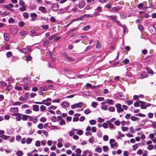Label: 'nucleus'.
<instances>
[{
	"instance_id": "f257e3e1",
	"label": "nucleus",
	"mask_w": 156,
	"mask_h": 156,
	"mask_svg": "<svg viewBox=\"0 0 156 156\" xmlns=\"http://www.w3.org/2000/svg\"><path fill=\"white\" fill-rule=\"evenodd\" d=\"M107 17L108 18H110V20H111L114 23H116L117 24L119 25V26H121L123 28V32H124L125 31V25H122L120 23V22L117 20V18L116 16L115 15H112L110 16H107Z\"/></svg>"
},
{
	"instance_id": "f03ea898",
	"label": "nucleus",
	"mask_w": 156,
	"mask_h": 156,
	"mask_svg": "<svg viewBox=\"0 0 156 156\" xmlns=\"http://www.w3.org/2000/svg\"><path fill=\"white\" fill-rule=\"evenodd\" d=\"M109 144L110 146L112 148L114 149L118 146V144L117 142H115V140L114 139H111L109 140Z\"/></svg>"
},
{
	"instance_id": "7ed1b4c3",
	"label": "nucleus",
	"mask_w": 156,
	"mask_h": 156,
	"mask_svg": "<svg viewBox=\"0 0 156 156\" xmlns=\"http://www.w3.org/2000/svg\"><path fill=\"white\" fill-rule=\"evenodd\" d=\"M29 96V93H26L23 96H21L20 97L19 100L22 101H27L28 99Z\"/></svg>"
},
{
	"instance_id": "20e7f679",
	"label": "nucleus",
	"mask_w": 156,
	"mask_h": 156,
	"mask_svg": "<svg viewBox=\"0 0 156 156\" xmlns=\"http://www.w3.org/2000/svg\"><path fill=\"white\" fill-rule=\"evenodd\" d=\"M115 107L117 109V111L118 113L122 112L124 110L122 108L121 105L120 104H117L115 105Z\"/></svg>"
},
{
	"instance_id": "39448f33",
	"label": "nucleus",
	"mask_w": 156,
	"mask_h": 156,
	"mask_svg": "<svg viewBox=\"0 0 156 156\" xmlns=\"http://www.w3.org/2000/svg\"><path fill=\"white\" fill-rule=\"evenodd\" d=\"M29 118V121H33V122L35 124L37 122L38 119L36 117H35L34 118L33 116H30V117L28 118Z\"/></svg>"
},
{
	"instance_id": "423d86ee",
	"label": "nucleus",
	"mask_w": 156,
	"mask_h": 156,
	"mask_svg": "<svg viewBox=\"0 0 156 156\" xmlns=\"http://www.w3.org/2000/svg\"><path fill=\"white\" fill-rule=\"evenodd\" d=\"M63 56L66 59L69 61L73 62L74 61V59L72 58L69 57L68 56L66 53H64L63 54Z\"/></svg>"
},
{
	"instance_id": "0eeeda50",
	"label": "nucleus",
	"mask_w": 156,
	"mask_h": 156,
	"mask_svg": "<svg viewBox=\"0 0 156 156\" xmlns=\"http://www.w3.org/2000/svg\"><path fill=\"white\" fill-rule=\"evenodd\" d=\"M106 103L111 105H113L114 103V101L112 99H107L106 100Z\"/></svg>"
},
{
	"instance_id": "6e6552de",
	"label": "nucleus",
	"mask_w": 156,
	"mask_h": 156,
	"mask_svg": "<svg viewBox=\"0 0 156 156\" xmlns=\"http://www.w3.org/2000/svg\"><path fill=\"white\" fill-rule=\"evenodd\" d=\"M44 102H42V101L41 102H34V103L38 104H44L47 106H49L51 105V104L50 102H48L47 103H44Z\"/></svg>"
},
{
	"instance_id": "1a4fd4ad",
	"label": "nucleus",
	"mask_w": 156,
	"mask_h": 156,
	"mask_svg": "<svg viewBox=\"0 0 156 156\" xmlns=\"http://www.w3.org/2000/svg\"><path fill=\"white\" fill-rule=\"evenodd\" d=\"M138 101L141 104L140 108L142 109H145L146 103L144 102L140 101Z\"/></svg>"
},
{
	"instance_id": "9d476101",
	"label": "nucleus",
	"mask_w": 156,
	"mask_h": 156,
	"mask_svg": "<svg viewBox=\"0 0 156 156\" xmlns=\"http://www.w3.org/2000/svg\"><path fill=\"white\" fill-rule=\"evenodd\" d=\"M85 5V3L83 1H81L78 4V6L79 8H82L84 7Z\"/></svg>"
},
{
	"instance_id": "9b49d317",
	"label": "nucleus",
	"mask_w": 156,
	"mask_h": 156,
	"mask_svg": "<svg viewBox=\"0 0 156 156\" xmlns=\"http://www.w3.org/2000/svg\"><path fill=\"white\" fill-rule=\"evenodd\" d=\"M52 10L53 11H56L59 8V6L58 5L55 4H53L52 6Z\"/></svg>"
},
{
	"instance_id": "f8f14e48",
	"label": "nucleus",
	"mask_w": 156,
	"mask_h": 156,
	"mask_svg": "<svg viewBox=\"0 0 156 156\" xmlns=\"http://www.w3.org/2000/svg\"><path fill=\"white\" fill-rule=\"evenodd\" d=\"M39 9L43 13H46L47 12L46 9L44 7L41 6L39 7Z\"/></svg>"
},
{
	"instance_id": "ddd939ff",
	"label": "nucleus",
	"mask_w": 156,
	"mask_h": 156,
	"mask_svg": "<svg viewBox=\"0 0 156 156\" xmlns=\"http://www.w3.org/2000/svg\"><path fill=\"white\" fill-rule=\"evenodd\" d=\"M22 119L23 121H26L30 117V115H22Z\"/></svg>"
},
{
	"instance_id": "4468645a",
	"label": "nucleus",
	"mask_w": 156,
	"mask_h": 156,
	"mask_svg": "<svg viewBox=\"0 0 156 156\" xmlns=\"http://www.w3.org/2000/svg\"><path fill=\"white\" fill-rule=\"evenodd\" d=\"M92 17V15L90 14H85L79 18V20L82 19L84 17Z\"/></svg>"
},
{
	"instance_id": "2eb2a0df",
	"label": "nucleus",
	"mask_w": 156,
	"mask_h": 156,
	"mask_svg": "<svg viewBox=\"0 0 156 156\" xmlns=\"http://www.w3.org/2000/svg\"><path fill=\"white\" fill-rule=\"evenodd\" d=\"M10 112H18V108L17 107L12 108L10 109Z\"/></svg>"
},
{
	"instance_id": "dca6fc26",
	"label": "nucleus",
	"mask_w": 156,
	"mask_h": 156,
	"mask_svg": "<svg viewBox=\"0 0 156 156\" xmlns=\"http://www.w3.org/2000/svg\"><path fill=\"white\" fill-rule=\"evenodd\" d=\"M33 109L34 111L37 112L39 111V106L37 105H34L33 106Z\"/></svg>"
},
{
	"instance_id": "f3484780",
	"label": "nucleus",
	"mask_w": 156,
	"mask_h": 156,
	"mask_svg": "<svg viewBox=\"0 0 156 156\" xmlns=\"http://www.w3.org/2000/svg\"><path fill=\"white\" fill-rule=\"evenodd\" d=\"M119 9V8L118 6L114 7L111 9V11L112 12H117Z\"/></svg>"
},
{
	"instance_id": "a211bd4d",
	"label": "nucleus",
	"mask_w": 156,
	"mask_h": 156,
	"mask_svg": "<svg viewBox=\"0 0 156 156\" xmlns=\"http://www.w3.org/2000/svg\"><path fill=\"white\" fill-rule=\"evenodd\" d=\"M23 89L25 90L29 91L30 90V87L27 85H23Z\"/></svg>"
},
{
	"instance_id": "6ab92c4d",
	"label": "nucleus",
	"mask_w": 156,
	"mask_h": 156,
	"mask_svg": "<svg viewBox=\"0 0 156 156\" xmlns=\"http://www.w3.org/2000/svg\"><path fill=\"white\" fill-rule=\"evenodd\" d=\"M81 152V150L80 149L77 148L75 151V152L76 153V155L77 156H80Z\"/></svg>"
},
{
	"instance_id": "aec40b11",
	"label": "nucleus",
	"mask_w": 156,
	"mask_h": 156,
	"mask_svg": "<svg viewBox=\"0 0 156 156\" xmlns=\"http://www.w3.org/2000/svg\"><path fill=\"white\" fill-rule=\"evenodd\" d=\"M101 44H100L99 41H97V45L96 47V48L98 50L99 49L101 48Z\"/></svg>"
},
{
	"instance_id": "412c9836",
	"label": "nucleus",
	"mask_w": 156,
	"mask_h": 156,
	"mask_svg": "<svg viewBox=\"0 0 156 156\" xmlns=\"http://www.w3.org/2000/svg\"><path fill=\"white\" fill-rule=\"evenodd\" d=\"M28 34V32L27 31H23L20 33L19 35L22 36L27 35Z\"/></svg>"
},
{
	"instance_id": "4be33fe9",
	"label": "nucleus",
	"mask_w": 156,
	"mask_h": 156,
	"mask_svg": "<svg viewBox=\"0 0 156 156\" xmlns=\"http://www.w3.org/2000/svg\"><path fill=\"white\" fill-rule=\"evenodd\" d=\"M4 39H5V40L6 41H8L9 39V37L8 34L6 33H5L4 34Z\"/></svg>"
},
{
	"instance_id": "5701e85b",
	"label": "nucleus",
	"mask_w": 156,
	"mask_h": 156,
	"mask_svg": "<svg viewBox=\"0 0 156 156\" xmlns=\"http://www.w3.org/2000/svg\"><path fill=\"white\" fill-rule=\"evenodd\" d=\"M147 74L146 72H143L141 75V78L144 79L147 77Z\"/></svg>"
},
{
	"instance_id": "b1692460",
	"label": "nucleus",
	"mask_w": 156,
	"mask_h": 156,
	"mask_svg": "<svg viewBox=\"0 0 156 156\" xmlns=\"http://www.w3.org/2000/svg\"><path fill=\"white\" fill-rule=\"evenodd\" d=\"M83 105V103L82 102H79L78 103L76 104V107L77 108H81Z\"/></svg>"
},
{
	"instance_id": "393cba45",
	"label": "nucleus",
	"mask_w": 156,
	"mask_h": 156,
	"mask_svg": "<svg viewBox=\"0 0 156 156\" xmlns=\"http://www.w3.org/2000/svg\"><path fill=\"white\" fill-rule=\"evenodd\" d=\"M16 154L18 156H21L23 154V153L22 151H19L16 152Z\"/></svg>"
},
{
	"instance_id": "a878e982",
	"label": "nucleus",
	"mask_w": 156,
	"mask_h": 156,
	"mask_svg": "<svg viewBox=\"0 0 156 156\" xmlns=\"http://www.w3.org/2000/svg\"><path fill=\"white\" fill-rule=\"evenodd\" d=\"M6 85V84L5 82L0 81V87H4Z\"/></svg>"
},
{
	"instance_id": "bb28decb",
	"label": "nucleus",
	"mask_w": 156,
	"mask_h": 156,
	"mask_svg": "<svg viewBox=\"0 0 156 156\" xmlns=\"http://www.w3.org/2000/svg\"><path fill=\"white\" fill-rule=\"evenodd\" d=\"M21 115H22L20 113V115H18L16 116L15 119L17 121H20L21 120V119L22 118V117L21 116Z\"/></svg>"
},
{
	"instance_id": "cd10ccee",
	"label": "nucleus",
	"mask_w": 156,
	"mask_h": 156,
	"mask_svg": "<svg viewBox=\"0 0 156 156\" xmlns=\"http://www.w3.org/2000/svg\"><path fill=\"white\" fill-rule=\"evenodd\" d=\"M61 105L63 107H67L69 106V104L67 102H65L63 103Z\"/></svg>"
},
{
	"instance_id": "c85d7f7f",
	"label": "nucleus",
	"mask_w": 156,
	"mask_h": 156,
	"mask_svg": "<svg viewBox=\"0 0 156 156\" xmlns=\"http://www.w3.org/2000/svg\"><path fill=\"white\" fill-rule=\"evenodd\" d=\"M65 12V9H60L58 11V13L62 14L64 13Z\"/></svg>"
},
{
	"instance_id": "c756f323",
	"label": "nucleus",
	"mask_w": 156,
	"mask_h": 156,
	"mask_svg": "<svg viewBox=\"0 0 156 156\" xmlns=\"http://www.w3.org/2000/svg\"><path fill=\"white\" fill-rule=\"evenodd\" d=\"M146 69L149 73H151V74L153 73V70H152L150 68L147 67L146 68Z\"/></svg>"
},
{
	"instance_id": "7c9ffc66",
	"label": "nucleus",
	"mask_w": 156,
	"mask_h": 156,
	"mask_svg": "<svg viewBox=\"0 0 156 156\" xmlns=\"http://www.w3.org/2000/svg\"><path fill=\"white\" fill-rule=\"evenodd\" d=\"M132 121H136L137 120L139 119V118L136 117H135L134 116H131L130 117Z\"/></svg>"
},
{
	"instance_id": "2f4dec72",
	"label": "nucleus",
	"mask_w": 156,
	"mask_h": 156,
	"mask_svg": "<svg viewBox=\"0 0 156 156\" xmlns=\"http://www.w3.org/2000/svg\"><path fill=\"white\" fill-rule=\"evenodd\" d=\"M23 16L25 19H27L29 18V14L27 12H24Z\"/></svg>"
},
{
	"instance_id": "473e14b6",
	"label": "nucleus",
	"mask_w": 156,
	"mask_h": 156,
	"mask_svg": "<svg viewBox=\"0 0 156 156\" xmlns=\"http://www.w3.org/2000/svg\"><path fill=\"white\" fill-rule=\"evenodd\" d=\"M86 86L87 87H90L91 89L94 88L95 87V86H92V85L89 83H87L86 85Z\"/></svg>"
},
{
	"instance_id": "72a5a7b5",
	"label": "nucleus",
	"mask_w": 156,
	"mask_h": 156,
	"mask_svg": "<svg viewBox=\"0 0 156 156\" xmlns=\"http://www.w3.org/2000/svg\"><path fill=\"white\" fill-rule=\"evenodd\" d=\"M28 79L27 78H24L22 79V81L25 84H27L28 83Z\"/></svg>"
},
{
	"instance_id": "f704fd0d",
	"label": "nucleus",
	"mask_w": 156,
	"mask_h": 156,
	"mask_svg": "<svg viewBox=\"0 0 156 156\" xmlns=\"http://www.w3.org/2000/svg\"><path fill=\"white\" fill-rule=\"evenodd\" d=\"M95 151L98 153H101L102 151V149L101 147H98L95 149Z\"/></svg>"
},
{
	"instance_id": "c9c22d12",
	"label": "nucleus",
	"mask_w": 156,
	"mask_h": 156,
	"mask_svg": "<svg viewBox=\"0 0 156 156\" xmlns=\"http://www.w3.org/2000/svg\"><path fill=\"white\" fill-rule=\"evenodd\" d=\"M102 149L104 152H106L108 150V147L107 146H104L102 147Z\"/></svg>"
},
{
	"instance_id": "e433bc0d",
	"label": "nucleus",
	"mask_w": 156,
	"mask_h": 156,
	"mask_svg": "<svg viewBox=\"0 0 156 156\" xmlns=\"http://www.w3.org/2000/svg\"><path fill=\"white\" fill-rule=\"evenodd\" d=\"M14 88L17 90H22V87L16 86L14 87Z\"/></svg>"
},
{
	"instance_id": "4c0bfd02",
	"label": "nucleus",
	"mask_w": 156,
	"mask_h": 156,
	"mask_svg": "<svg viewBox=\"0 0 156 156\" xmlns=\"http://www.w3.org/2000/svg\"><path fill=\"white\" fill-rule=\"evenodd\" d=\"M89 123L91 125H94L96 123V122L94 120H91L89 121Z\"/></svg>"
},
{
	"instance_id": "58836bf2",
	"label": "nucleus",
	"mask_w": 156,
	"mask_h": 156,
	"mask_svg": "<svg viewBox=\"0 0 156 156\" xmlns=\"http://www.w3.org/2000/svg\"><path fill=\"white\" fill-rule=\"evenodd\" d=\"M102 7L101 6L98 7L97 8L95 9L96 11H97L99 13L101 12L102 10Z\"/></svg>"
},
{
	"instance_id": "ea45409f",
	"label": "nucleus",
	"mask_w": 156,
	"mask_h": 156,
	"mask_svg": "<svg viewBox=\"0 0 156 156\" xmlns=\"http://www.w3.org/2000/svg\"><path fill=\"white\" fill-rule=\"evenodd\" d=\"M109 125V127L110 128H112L113 129H115V127L114 125L112 123H110V122L108 123Z\"/></svg>"
},
{
	"instance_id": "a19ab883",
	"label": "nucleus",
	"mask_w": 156,
	"mask_h": 156,
	"mask_svg": "<svg viewBox=\"0 0 156 156\" xmlns=\"http://www.w3.org/2000/svg\"><path fill=\"white\" fill-rule=\"evenodd\" d=\"M94 139L93 137H91L89 139V141L90 143H93L94 141Z\"/></svg>"
},
{
	"instance_id": "79ce46f5",
	"label": "nucleus",
	"mask_w": 156,
	"mask_h": 156,
	"mask_svg": "<svg viewBox=\"0 0 156 156\" xmlns=\"http://www.w3.org/2000/svg\"><path fill=\"white\" fill-rule=\"evenodd\" d=\"M30 16L31 18H36L37 17V15L36 13H33L30 14Z\"/></svg>"
},
{
	"instance_id": "37998d69",
	"label": "nucleus",
	"mask_w": 156,
	"mask_h": 156,
	"mask_svg": "<svg viewBox=\"0 0 156 156\" xmlns=\"http://www.w3.org/2000/svg\"><path fill=\"white\" fill-rule=\"evenodd\" d=\"M91 111L89 108H87L84 111V113L86 114H88Z\"/></svg>"
},
{
	"instance_id": "c03bdc74",
	"label": "nucleus",
	"mask_w": 156,
	"mask_h": 156,
	"mask_svg": "<svg viewBox=\"0 0 156 156\" xmlns=\"http://www.w3.org/2000/svg\"><path fill=\"white\" fill-rule=\"evenodd\" d=\"M46 109V107L44 105H41L40 106V110L41 111H44Z\"/></svg>"
},
{
	"instance_id": "a18cd8bd",
	"label": "nucleus",
	"mask_w": 156,
	"mask_h": 156,
	"mask_svg": "<svg viewBox=\"0 0 156 156\" xmlns=\"http://www.w3.org/2000/svg\"><path fill=\"white\" fill-rule=\"evenodd\" d=\"M6 56L7 57L9 58L11 57L12 55V53L10 51H9L6 53Z\"/></svg>"
},
{
	"instance_id": "49530a36",
	"label": "nucleus",
	"mask_w": 156,
	"mask_h": 156,
	"mask_svg": "<svg viewBox=\"0 0 156 156\" xmlns=\"http://www.w3.org/2000/svg\"><path fill=\"white\" fill-rule=\"evenodd\" d=\"M66 124L65 121L63 119H62L60 122L59 125L61 126H62L63 125Z\"/></svg>"
},
{
	"instance_id": "de8ad7c7",
	"label": "nucleus",
	"mask_w": 156,
	"mask_h": 156,
	"mask_svg": "<svg viewBox=\"0 0 156 156\" xmlns=\"http://www.w3.org/2000/svg\"><path fill=\"white\" fill-rule=\"evenodd\" d=\"M108 110L111 112H113L115 111V108L113 107H111L109 108L108 109Z\"/></svg>"
},
{
	"instance_id": "09e8293b",
	"label": "nucleus",
	"mask_w": 156,
	"mask_h": 156,
	"mask_svg": "<svg viewBox=\"0 0 156 156\" xmlns=\"http://www.w3.org/2000/svg\"><path fill=\"white\" fill-rule=\"evenodd\" d=\"M51 120L53 122H55L57 121V118L56 116H54L51 117Z\"/></svg>"
},
{
	"instance_id": "8fccbe9b",
	"label": "nucleus",
	"mask_w": 156,
	"mask_h": 156,
	"mask_svg": "<svg viewBox=\"0 0 156 156\" xmlns=\"http://www.w3.org/2000/svg\"><path fill=\"white\" fill-rule=\"evenodd\" d=\"M0 137L4 139V140H7V139L9 137V136L4 135L0 136Z\"/></svg>"
},
{
	"instance_id": "3c124183",
	"label": "nucleus",
	"mask_w": 156,
	"mask_h": 156,
	"mask_svg": "<svg viewBox=\"0 0 156 156\" xmlns=\"http://www.w3.org/2000/svg\"><path fill=\"white\" fill-rule=\"evenodd\" d=\"M40 88L41 90L44 91H46L48 90V88L46 87H41Z\"/></svg>"
},
{
	"instance_id": "603ef678",
	"label": "nucleus",
	"mask_w": 156,
	"mask_h": 156,
	"mask_svg": "<svg viewBox=\"0 0 156 156\" xmlns=\"http://www.w3.org/2000/svg\"><path fill=\"white\" fill-rule=\"evenodd\" d=\"M147 149L149 150H151L153 149V145L152 144L149 145L147 147Z\"/></svg>"
},
{
	"instance_id": "864d4df0",
	"label": "nucleus",
	"mask_w": 156,
	"mask_h": 156,
	"mask_svg": "<svg viewBox=\"0 0 156 156\" xmlns=\"http://www.w3.org/2000/svg\"><path fill=\"white\" fill-rule=\"evenodd\" d=\"M41 28L43 29H46L48 28L49 26L48 25H42L41 26Z\"/></svg>"
},
{
	"instance_id": "5fc2aeb1",
	"label": "nucleus",
	"mask_w": 156,
	"mask_h": 156,
	"mask_svg": "<svg viewBox=\"0 0 156 156\" xmlns=\"http://www.w3.org/2000/svg\"><path fill=\"white\" fill-rule=\"evenodd\" d=\"M35 145L37 147H39L40 145V142L39 140L37 141L35 144Z\"/></svg>"
},
{
	"instance_id": "6e6d98bb",
	"label": "nucleus",
	"mask_w": 156,
	"mask_h": 156,
	"mask_svg": "<svg viewBox=\"0 0 156 156\" xmlns=\"http://www.w3.org/2000/svg\"><path fill=\"white\" fill-rule=\"evenodd\" d=\"M32 141V139L31 138H27L26 140V143L29 144H30Z\"/></svg>"
},
{
	"instance_id": "4d7b16f0",
	"label": "nucleus",
	"mask_w": 156,
	"mask_h": 156,
	"mask_svg": "<svg viewBox=\"0 0 156 156\" xmlns=\"http://www.w3.org/2000/svg\"><path fill=\"white\" fill-rule=\"evenodd\" d=\"M83 133V131L82 130H79L77 131V134L79 135H81Z\"/></svg>"
},
{
	"instance_id": "13d9d810",
	"label": "nucleus",
	"mask_w": 156,
	"mask_h": 156,
	"mask_svg": "<svg viewBox=\"0 0 156 156\" xmlns=\"http://www.w3.org/2000/svg\"><path fill=\"white\" fill-rule=\"evenodd\" d=\"M103 140L105 141H107L108 139V136L107 135H104L103 137Z\"/></svg>"
},
{
	"instance_id": "bf43d9fd",
	"label": "nucleus",
	"mask_w": 156,
	"mask_h": 156,
	"mask_svg": "<svg viewBox=\"0 0 156 156\" xmlns=\"http://www.w3.org/2000/svg\"><path fill=\"white\" fill-rule=\"evenodd\" d=\"M9 13L8 12H4L3 13H2V15L3 16H5L9 14Z\"/></svg>"
},
{
	"instance_id": "052dcab7",
	"label": "nucleus",
	"mask_w": 156,
	"mask_h": 156,
	"mask_svg": "<svg viewBox=\"0 0 156 156\" xmlns=\"http://www.w3.org/2000/svg\"><path fill=\"white\" fill-rule=\"evenodd\" d=\"M37 127L40 129H42L43 127V125L42 123H40L38 125Z\"/></svg>"
},
{
	"instance_id": "680f3d73",
	"label": "nucleus",
	"mask_w": 156,
	"mask_h": 156,
	"mask_svg": "<svg viewBox=\"0 0 156 156\" xmlns=\"http://www.w3.org/2000/svg\"><path fill=\"white\" fill-rule=\"evenodd\" d=\"M19 25L20 27H22L24 25V23L23 21H20L19 23Z\"/></svg>"
},
{
	"instance_id": "e2e57ef3",
	"label": "nucleus",
	"mask_w": 156,
	"mask_h": 156,
	"mask_svg": "<svg viewBox=\"0 0 156 156\" xmlns=\"http://www.w3.org/2000/svg\"><path fill=\"white\" fill-rule=\"evenodd\" d=\"M101 108L105 110H106L108 108V106L107 105H104L101 107Z\"/></svg>"
},
{
	"instance_id": "0e129e2a",
	"label": "nucleus",
	"mask_w": 156,
	"mask_h": 156,
	"mask_svg": "<svg viewBox=\"0 0 156 156\" xmlns=\"http://www.w3.org/2000/svg\"><path fill=\"white\" fill-rule=\"evenodd\" d=\"M133 103V101H132L129 100V101H127L126 102V103L128 105H129L132 104Z\"/></svg>"
},
{
	"instance_id": "69168bd1",
	"label": "nucleus",
	"mask_w": 156,
	"mask_h": 156,
	"mask_svg": "<svg viewBox=\"0 0 156 156\" xmlns=\"http://www.w3.org/2000/svg\"><path fill=\"white\" fill-rule=\"evenodd\" d=\"M91 105L93 107L95 108L97 105V103L96 102H93L92 103Z\"/></svg>"
},
{
	"instance_id": "338daca9",
	"label": "nucleus",
	"mask_w": 156,
	"mask_h": 156,
	"mask_svg": "<svg viewBox=\"0 0 156 156\" xmlns=\"http://www.w3.org/2000/svg\"><path fill=\"white\" fill-rule=\"evenodd\" d=\"M104 119H102L101 118L99 117L98 118V122H102L104 121Z\"/></svg>"
},
{
	"instance_id": "774afa93",
	"label": "nucleus",
	"mask_w": 156,
	"mask_h": 156,
	"mask_svg": "<svg viewBox=\"0 0 156 156\" xmlns=\"http://www.w3.org/2000/svg\"><path fill=\"white\" fill-rule=\"evenodd\" d=\"M122 130L124 131H126L128 130L129 129L127 127H121Z\"/></svg>"
}]
</instances>
